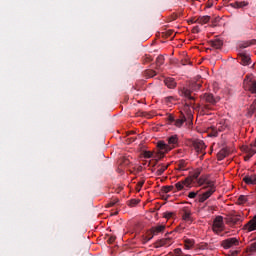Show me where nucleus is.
<instances>
[{"mask_svg":"<svg viewBox=\"0 0 256 256\" xmlns=\"http://www.w3.org/2000/svg\"><path fill=\"white\" fill-rule=\"evenodd\" d=\"M199 187L203 186V189H208L206 192L198 195L199 203H205L211 195L215 193V182L209 179L208 175H202L198 180Z\"/></svg>","mask_w":256,"mask_h":256,"instance_id":"nucleus-1","label":"nucleus"},{"mask_svg":"<svg viewBox=\"0 0 256 256\" xmlns=\"http://www.w3.org/2000/svg\"><path fill=\"white\" fill-rule=\"evenodd\" d=\"M177 143H179V138L177 135L169 137L168 144L164 143L163 141H159L157 143V148L159 149V158L162 159V157L165 156V153H169V151L175 149V147H177Z\"/></svg>","mask_w":256,"mask_h":256,"instance_id":"nucleus-2","label":"nucleus"},{"mask_svg":"<svg viewBox=\"0 0 256 256\" xmlns=\"http://www.w3.org/2000/svg\"><path fill=\"white\" fill-rule=\"evenodd\" d=\"M212 229L214 233L219 235L225 229V223H223V216H217L212 225Z\"/></svg>","mask_w":256,"mask_h":256,"instance_id":"nucleus-3","label":"nucleus"},{"mask_svg":"<svg viewBox=\"0 0 256 256\" xmlns=\"http://www.w3.org/2000/svg\"><path fill=\"white\" fill-rule=\"evenodd\" d=\"M181 95L182 97H185L186 100V105L187 107H194L195 106V97L191 95V90L187 88H183L181 90Z\"/></svg>","mask_w":256,"mask_h":256,"instance_id":"nucleus-4","label":"nucleus"},{"mask_svg":"<svg viewBox=\"0 0 256 256\" xmlns=\"http://www.w3.org/2000/svg\"><path fill=\"white\" fill-rule=\"evenodd\" d=\"M202 99L208 103L204 106V109H211V105H215L218 101L217 98H215V96H213L211 93L204 94Z\"/></svg>","mask_w":256,"mask_h":256,"instance_id":"nucleus-5","label":"nucleus"},{"mask_svg":"<svg viewBox=\"0 0 256 256\" xmlns=\"http://www.w3.org/2000/svg\"><path fill=\"white\" fill-rule=\"evenodd\" d=\"M221 245L224 249H231V247H237L239 245V239L228 238L226 240H223Z\"/></svg>","mask_w":256,"mask_h":256,"instance_id":"nucleus-6","label":"nucleus"},{"mask_svg":"<svg viewBox=\"0 0 256 256\" xmlns=\"http://www.w3.org/2000/svg\"><path fill=\"white\" fill-rule=\"evenodd\" d=\"M192 184H193V178H185V180L176 183L175 187L177 191H183L185 187H191Z\"/></svg>","mask_w":256,"mask_h":256,"instance_id":"nucleus-7","label":"nucleus"},{"mask_svg":"<svg viewBox=\"0 0 256 256\" xmlns=\"http://www.w3.org/2000/svg\"><path fill=\"white\" fill-rule=\"evenodd\" d=\"M243 231L246 233L256 231V215L243 226Z\"/></svg>","mask_w":256,"mask_h":256,"instance_id":"nucleus-8","label":"nucleus"},{"mask_svg":"<svg viewBox=\"0 0 256 256\" xmlns=\"http://www.w3.org/2000/svg\"><path fill=\"white\" fill-rule=\"evenodd\" d=\"M192 145L197 153H205V149H207V146L203 140H195L193 141Z\"/></svg>","mask_w":256,"mask_h":256,"instance_id":"nucleus-9","label":"nucleus"},{"mask_svg":"<svg viewBox=\"0 0 256 256\" xmlns=\"http://www.w3.org/2000/svg\"><path fill=\"white\" fill-rule=\"evenodd\" d=\"M245 89L250 91V93L256 94V81L248 80L247 78L244 80Z\"/></svg>","mask_w":256,"mask_h":256,"instance_id":"nucleus-10","label":"nucleus"},{"mask_svg":"<svg viewBox=\"0 0 256 256\" xmlns=\"http://www.w3.org/2000/svg\"><path fill=\"white\" fill-rule=\"evenodd\" d=\"M165 231V225H158L155 227H152L150 230L151 236L148 238V241H151L155 235H159V233H163Z\"/></svg>","mask_w":256,"mask_h":256,"instance_id":"nucleus-11","label":"nucleus"},{"mask_svg":"<svg viewBox=\"0 0 256 256\" xmlns=\"http://www.w3.org/2000/svg\"><path fill=\"white\" fill-rule=\"evenodd\" d=\"M182 213H183L182 219L184 221H187L188 223H193V216H192L193 213H191L190 209H188L187 207H184L182 209Z\"/></svg>","mask_w":256,"mask_h":256,"instance_id":"nucleus-12","label":"nucleus"},{"mask_svg":"<svg viewBox=\"0 0 256 256\" xmlns=\"http://www.w3.org/2000/svg\"><path fill=\"white\" fill-rule=\"evenodd\" d=\"M211 21V16H200L195 21H191V23H198L199 25H207Z\"/></svg>","mask_w":256,"mask_h":256,"instance_id":"nucleus-13","label":"nucleus"},{"mask_svg":"<svg viewBox=\"0 0 256 256\" xmlns=\"http://www.w3.org/2000/svg\"><path fill=\"white\" fill-rule=\"evenodd\" d=\"M243 181L246 185H256V174L244 176Z\"/></svg>","mask_w":256,"mask_h":256,"instance_id":"nucleus-14","label":"nucleus"},{"mask_svg":"<svg viewBox=\"0 0 256 256\" xmlns=\"http://www.w3.org/2000/svg\"><path fill=\"white\" fill-rule=\"evenodd\" d=\"M164 83L168 89H175L177 87V82L174 78H165Z\"/></svg>","mask_w":256,"mask_h":256,"instance_id":"nucleus-15","label":"nucleus"},{"mask_svg":"<svg viewBox=\"0 0 256 256\" xmlns=\"http://www.w3.org/2000/svg\"><path fill=\"white\" fill-rule=\"evenodd\" d=\"M241 221H243L241 215L234 214L229 218L228 223H230V225H237V223H241Z\"/></svg>","mask_w":256,"mask_h":256,"instance_id":"nucleus-16","label":"nucleus"},{"mask_svg":"<svg viewBox=\"0 0 256 256\" xmlns=\"http://www.w3.org/2000/svg\"><path fill=\"white\" fill-rule=\"evenodd\" d=\"M249 5V2L246 1H236L234 3L230 4V7H233V9H243V7H247Z\"/></svg>","mask_w":256,"mask_h":256,"instance_id":"nucleus-17","label":"nucleus"},{"mask_svg":"<svg viewBox=\"0 0 256 256\" xmlns=\"http://www.w3.org/2000/svg\"><path fill=\"white\" fill-rule=\"evenodd\" d=\"M240 63L241 65H251V57H249L247 54H241Z\"/></svg>","mask_w":256,"mask_h":256,"instance_id":"nucleus-18","label":"nucleus"},{"mask_svg":"<svg viewBox=\"0 0 256 256\" xmlns=\"http://www.w3.org/2000/svg\"><path fill=\"white\" fill-rule=\"evenodd\" d=\"M210 45L214 49H221L223 47V40H221V39L212 40V41H210Z\"/></svg>","mask_w":256,"mask_h":256,"instance_id":"nucleus-19","label":"nucleus"},{"mask_svg":"<svg viewBox=\"0 0 256 256\" xmlns=\"http://www.w3.org/2000/svg\"><path fill=\"white\" fill-rule=\"evenodd\" d=\"M168 167H169V164L158 165L156 175L161 176L163 173H165V171H167Z\"/></svg>","mask_w":256,"mask_h":256,"instance_id":"nucleus-20","label":"nucleus"},{"mask_svg":"<svg viewBox=\"0 0 256 256\" xmlns=\"http://www.w3.org/2000/svg\"><path fill=\"white\" fill-rule=\"evenodd\" d=\"M228 155L229 152L226 149H221L217 154V159L218 161H223Z\"/></svg>","mask_w":256,"mask_h":256,"instance_id":"nucleus-21","label":"nucleus"},{"mask_svg":"<svg viewBox=\"0 0 256 256\" xmlns=\"http://www.w3.org/2000/svg\"><path fill=\"white\" fill-rule=\"evenodd\" d=\"M173 242H171V238H165L158 242L159 247H169Z\"/></svg>","mask_w":256,"mask_h":256,"instance_id":"nucleus-22","label":"nucleus"},{"mask_svg":"<svg viewBox=\"0 0 256 256\" xmlns=\"http://www.w3.org/2000/svg\"><path fill=\"white\" fill-rule=\"evenodd\" d=\"M207 133L209 137H217L219 135V132L217 131V127L211 126L208 128Z\"/></svg>","mask_w":256,"mask_h":256,"instance_id":"nucleus-23","label":"nucleus"},{"mask_svg":"<svg viewBox=\"0 0 256 256\" xmlns=\"http://www.w3.org/2000/svg\"><path fill=\"white\" fill-rule=\"evenodd\" d=\"M199 175H201V170H196L192 176L187 177V179H192V183H195V181L199 184Z\"/></svg>","mask_w":256,"mask_h":256,"instance_id":"nucleus-24","label":"nucleus"},{"mask_svg":"<svg viewBox=\"0 0 256 256\" xmlns=\"http://www.w3.org/2000/svg\"><path fill=\"white\" fill-rule=\"evenodd\" d=\"M143 75L146 77V79H151L157 75V72L155 70L148 69L143 72Z\"/></svg>","mask_w":256,"mask_h":256,"instance_id":"nucleus-25","label":"nucleus"},{"mask_svg":"<svg viewBox=\"0 0 256 256\" xmlns=\"http://www.w3.org/2000/svg\"><path fill=\"white\" fill-rule=\"evenodd\" d=\"M184 243H185V249H192V247H194L195 245V240L186 238L184 240Z\"/></svg>","mask_w":256,"mask_h":256,"instance_id":"nucleus-26","label":"nucleus"},{"mask_svg":"<svg viewBox=\"0 0 256 256\" xmlns=\"http://www.w3.org/2000/svg\"><path fill=\"white\" fill-rule=\"evenodd\" d=\"M247 201H249V198L245 195H240L238 197L237 203L238 205H245V203H247Z\"/></svg>","mask_w":256,"mask_h":256,"instance_id":"nucleus-27","label":"nucleus"},{"mask_svg":"<svg viewBox=\"0 0 256 256\" xmlns=\"http://www.w3.org/2000/svg\"><path fill=\"white\" fill-rule=\"evenodd\" d=\"M187 121V118L185 116H182L180 119H177L174 121L176 127H182L183 123Z\"/></svg>","mask_w":256,"mask_h":256,"instance_id":"nucleus-28","label":"nucleus"},{"mask_svg":"<svg viewBox=\"0 0 256 256\" xmlns=\"http://www.w3.org/2000/svg\"><path fill=\"white\" fill-rule=\"evenodd\" d=\"M151 61H153V57H151V55L146 54L142 57L143 65H147V63H151Z\"/></svg>","mask_w":256,"mask_h":256,"instance_id":"nucleus-29","label":"nucleus"},{"mask_svg":"<svg viewBox=\"0 0 256 256\" xmlns=\"http://www.w3.org/2000/svg\"><path fill=\"white\" fill-rule=\"evenodd\" d=\"M163 63H165V57L163 55H159L156 58V67H161V65H163Z\"/></svg>","mask_w":256,"mask_h":256,"instance_id":"nucleus-30","label":"nucleus"},{"mask_svg":"<svg viewBox=\"0 0 256 256\" xmlns=\"http://www.w3.org/2000/svg\"><path fill=\"white\" fill-rule=\"evenodd\" d=\"M217 131L221 132V131H225V129H227V126L225 124H223V122H220L219 124H217V127H216Z\"/></svg>","mask_w":256,"mask_h":256,"instance_id":"nucleus-31","label":"nucleus"},{"mask_svg":"<svg viewBox=\"0 0 256 256\" xmlns=\"http://www.w3.org/2000/svg\"><path fill=\"white\" fill-rule=\"evenodd\" d=\"M173 189H175L174 186H163L162 187L163 193H170V191H173Z\"/></svg>","mask_w":256,"mask_h":256,"instance_id":"nucleus-32","label":"nucleus"},{"mask_svg":"<svg viewBox=\"0 0 256 256\" xmlns=\"http://www.w3.org/2000/svg\"><path fill=\"white\" fill-rule=\"evenodd\" d=\"M117 203H119V199L111 200V201L106 205V207H113V206H115Z\"/></svg>","mask_w":256,"mask_h":256,"instance_id":"nucleus-33","label":"nucleus"},{"mask_svg":"<svg viewBox=\"0 0 256 256\" xmlns=\"http://www.w3.org/2000/svg\"><path fill=\"white\" fill-rule=\"evenodd\" d=\"M174 256H183V251L181 250V248H176L174 250Z\"/></svg>","mask_w":256,"mask_h":256,"instance_id":"nucleus-34","label":"nucleus"},{"mask_svg":"<svg viewBox=\"0 0 256 256\" xmlns=\"http://www.w3.org/2000/svg\"><path fill=\"white\" fill-rule=\"evenodd\" d=\"M166 103H173L175 101V98L173 96H168L165 98Z\"/></svg>","mask_w":256,"mask_h":256,"instance_id":"nucleus-35","label":"nucleus"},{"mask_svg":"<svg viewBox=\"0 0 256 256\" xmlns=\"http://www.w3.org/2000/svg\"><path fill=\"white\" fill-rule=\"evenodd\" d=\"M167 121H169L170 123H175V116L169 114V115H168V118H167Z\"/></svg>","mask_w":256,"mask_h":256,"instance_id":"nucleus-36","label":"nucleus"},{"mask_svg":"<svg viewBox=\"0 0 256 256\" xmlns=\"http://www.w3.org/2000/svg\"><path fill=\"white\" fill-rule=\"evenodd\" d=\"M197 193H199V192H190V193L188 194V197H189L190 199H195V197H197Z\"/></svg>","mask_w":256,"mask_h":256,"instance_id":"nucleus-37","label":"nucleus"},{"mask_svg":"<svg viewBox=\"0 0 256 256\" xmlns=\"http://www.w3.org/2000/svg\"><path fill=\"white\" fill-rule=\"evenodd\" d=\"M139 204V201L138 200H135V199H132L130 201V207H135V205H138Z\"/></svg>","mask_w":256,"mask_h":256,"instance_id":"nucleus-38","label":"nucleus"},{"mask_svg":"<svg viewBox=\"0 0 256 256\" xmlns=\"http://www.w3.org/2000/svg\"><path fill=\"white\" fill-rule=\"evenodd\" d=\"M164 217H165V219H171V217H173V212L164 213Z\"/></svg>","mask_w":256,"mask_h":256,"instance_id":"nucleus-39","label":"nucleus"},{"mask_svg":"<svg viewBox=\"0 0 256 256\" xmlns=\"http://www.w3.org/2000/svg\"><path fill=\"white\" fill-rule=\"evenodd\" d=\"M139 189H141L143 187V185H145V180H140L138 183H137Z\"/></svg>","mask_w":256,"mask_h":256,"instance_id":"nucleus-40","label":"nucleus"},{"mask_svg":"<svg viewBox=\"0 0 256 256\" xmlns=\"http://www.w3.org/2000/svg\"><path fill=\"white\" fill-rule=\"evenodd\" d=\"M115 239H116V237L115 236H110L109 238H108V243H115Z\"/></svg>","mask_w":256,"mask_h":256,"instance_id":"nucleus-41","label":"nucleus"},{"mask_svg":"<svg viewBox=\"0 0 256 256\" xmlns=\"http://www.w3.org/2000/svg\"><path fill=\"white\" fill-rule=\"evenodd\" d=\"M145 157L151 159V157H153V154L151 152H146Z\"/></svg>","mask_w":256,"mask_h":256,"instance_id":"nucleus-42","label":"nucleus"},{"mask_svg":"<svg viewBox=\"0 0 256 256\" xmlns=\"http://www.w3.org/2000/svg\"><path fill=\"white\" fill-rule=\"evenodd\" d=\"M199 26H195L194 28H193V33H199Z\"/></svg>","mask_w":256,"mask_h":256,"instance_id":"nucleus-43","label":"nucleus"},{"mask_svg":"<svg viewBox=\"0 0 256 256\" xmlns=\"http://www.w3.org/2000/svg\"><path fill=\"white\" fill-rule=\"evenodd\" d=\"M189 64H191V62H189V60H187V59H185V60L183 61V63H182V65H189Z\"/></svg>","mask_w":256,"mask_h":256,"instance_id":"nucleus-44","label":"nucleus"},{"mask_svg":"<svg viewBox=\"0 0 256 256\" xmlns=\"http://www.w3.org/2000/svg\"><path fill=\"white\" fill-rule=\"evenodd\" d=\"M252 156H250L249 154L247 156H245V161H249V159H251Z\"/></svg>","mask_w":256,"mask_h":256,"instance_id":"nucleus-45","label":"nucleus"},{"mask_svg":"<svg viewBox=\"0 0 256 256\" xmlns=\"http://www.w3.org/2000/svg\"><path fill=\"white\" fill-rule=\"evenodd\" d=\"M197 89H201V84H196Z\"/></svg>","mask_w":256,"mask_h":256,"instance_id":"nucleus-46","label":"nucleus"},{"mask_svg":"<svg viewBox=\"0 0 256 256\" xmlns=\"http://www.w3.org/2000/svg\"><path fill=\"white\" fill-rule=\"evenodd\" d=\"M237 253H239V252H238V251H234V252H233V255H237Z\"/></svg>","mask_w":256,"mask_h":256,"instance_id":"nucleus-47","label":"nucleus"},{"mask_svg":"<svg viewBox=\"0 0 256 256\" xmlns=\"http://www.w3.org/2000/svg\"><path fill=\"white\" fill-rule=\"evenodd\" d=\"M208 7L210 8V7H213V4H208Z\"/></svg>","mask_w":256,"mask_h":256,"instance_id":"nucleus-48","label":"nucleus"},{"mask_svg":"<svg viewBox=\"0 0 256 256\" xmlns=\"http://www.w3.org/2000/svg\"><path fill=\"white\" fill-rule=\"evenodd\" d=\"M136 189H137L138 191H141V189H139V186H137Z\"/></svg>","mask_w":256,"mask_h":256,"instance_id":"nucleus-49","label":"nucleus"},{"mask_svg":"<svg viewBox=\"0 0 256 256\" xmlns=\"http://www.w3.org/2000/svg\"><path fill=\"white\" fill-rule=\"evenodd\" d=\"M180 229H181L180 227H177V228H176V231H179Z\"/></svg>","mask_w":256,"mask_h":256,"instance_id":"nucleus-50","label":"nucleus"},{"mask_svg":"<svg viewBox=\"0 0 256 256\" xmlns=\"http://www.w3.org/2000/svg\"><path fill=\"white\" fill-rule=\"evenodd\" d=\"M180 169H183V165L180 164Z\"/></svg>","mask_w":256,"mask_h":256,"instance_id":"nucleus-51","label":"nucleus"},{"mask_svg":"<svg viewBox=\"0 0 256 256\" xmlns=\"http://www.w3.org/2000/svg\"><path fill=\"white\" fill-rule=\"evenodd\" d=\"M182 256H191V255H189V254H186V255H182Z\"/></svg>","mask_w":256,"mask_h":256,"instance_id":"nucleus-52","label":"nucleus"}]
</instances>
